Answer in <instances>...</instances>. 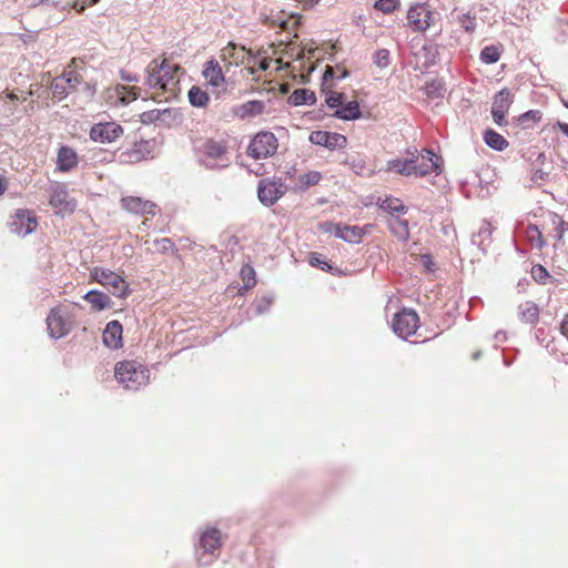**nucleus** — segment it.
Listing matches in <instances>:
<instances>
[{
    "label": "nucleus",
    "mask_w": 568,
    "mask_h": 568,
    "mask_svg": "<svg viewBox=\"0 0 568 568\" xmlns=\"http://www.w3.org/2000/svg\"><path fill=\"white\" fill-rule=\"evenodd\" d=\"M181 67L168 59H153L145 68L144 85L151 90L171 91L179 83Z\"/></svg>",
    "instance_id": "obj_1"
},
{
    "label": "nucleus",
    "mask_w": 568,
    "mask_h": 568,
    "mask_svg": "<svg viewBox=\"0 0 568 568\" xmlns=\"http://www.w3.org/2000/svg\"><path fill=\"white\" fill-rule=\"evenodd\" d=\"M114 376L125 389L139 390L148 385L150 372L143 364L136 361H123L115 365Z\"/></svg>",
    "instance_id": "obj_2"
},
{
    "label": "nucleus",
    "mask_w": 568,
    "mask_h": 568,
    "mask_svg": "<svg viewBox=\"0 0 568 568\" xmlns=\"http://www.w3.org/2000/svg\"><path fill=\"white\" fill-rule=\"evenodd\" d=\"M200 162L210 170L224 169L231 163L225 140L206 139L200 148Z\"/></svg>",
    "instance_id": "obj_3"
},
{
    "label": "nucleus",
    "mask_w": 568,
    "mask_h": 568,
    "mask_svg": "<svg viewBox=\"0 0 568 568\" xmlns=\"http://www.w3.org/2000/svg\"><path fill=\"white\" fill-rule=\"evenodd\" d=\"M222 546L221 531L207 528L202 531L195 547V557L200 566H209L216 560Z\"/></svg>",
    "instance_id": "obj_4"
},
{
    "label": "nucleus",
    "mask_w": 568,
    "mask_h": 568,
    "mask_svg": "<svg viewBox=\"0 0 568 568\" xmlns=\"http://www.w3.org/2000/svg\"><path fill=\"white\" fill-rule=\"evenodd\" d=\"M74 324L73 307L60 304L53 307L47 316V328L50 337L59 339L68 335Z\"/></svg>",
    "instance_id": "obj_5"
},
{
    "label": "nucleus",
    "mask_w": 568,
    "mask_h": 568,
    "mask_svg": "<svg viewBox=\"0 0 568 568\" xmlns=\"http://www.w3.org/2000/svg\"><path fill=\"white\" fill-rule=\"evenodd\" d=\"M90 276L93 281L105 286L118 298H125L130 294L128 282L120 274L109 268L93 267L90 271Z\"/></svg>",
    "instance_id": "obj_6"
},
{
    "label": "nucleus",
    "mask_w": 568,
    "mask_h": 568,
    "mask_svg": "<svg viewBox=\"0 0 568 568\" xmlns=\"http://www.w3.org/2000/svg\"><path fill=\"white\" fill-rule=\"evenodd\" d=\"M278 141L274 133L261 131L256 133L247 146V155L254 160L267 159L275 154Z\"/></svg>",
    "instance_id": "obj_7"
},
{
    "label": "nucleus",
    "mask_w": 568,
    "mask_h": 568,
    "mask_svg": "<svg viewBox=\"0 0 568 568\" xmlns=\"http://www.w3.org/2000/svg\"><path fill=\"white\" fill-rule=\"evenodd\" d=\"M419 326V317L414 310L403 308L393 318L392 327L394 333L406 339L414 335Z\"/></svg>",
    "instance_id": "obj_8"
},
{
    "label": "nucleus",
    "mask_w": 568,
    "mask_h": 568,
    "mask_svg": "<svg viewBox=\"0 0 568 568\" xmlns=\"http://www.w3.org/2000/svg\"><path fill=\"white\" fill-rule=\"evenodd\" d=\"M81 77L74 71L63 72L62 75L57 77L52 80L51 91L52 94L62 100L70 93L74 92L79 84H81Z\"/></svg>",
    "instance_id": "obj_9"
},
{
    "label": "nucleus",
    "mask_w": 568,
    "mask_h": 568,
    "mask_svg": "<svg viewBox=\"0 0 568 568\" xmlns=\"http://www.w3.org/2000/svg\"><path fill=\"white\" fill-rule=\"evenodd\" d=\"M372 225L367 224L364 227L357 225H347L342 223H331L328 227H324L326 232H333L334 236L347 243L358 244L362 242L363 236Z\"/></svg>",
    "instance_id": "obj_10"
},
{
    "label": "nucleus",
    "mask_w": 568,
    "mask_h": 568,
    "mask_svg": "<svg viewBox=\"0 0 568 568\" xmlns=\"http://www.w3.org/2000/svg\"><path fill=\"white\" fill-rule=\"evenodd\" d=\"M123 128L115 122H99L90 130V139L99 143H112L123 134Z\"/></svg>",
    "instance_id": "obj_11"
},
{
    "label": "nucleus",
    "mask_w": 568,
    "mask_h": 568,
    "mask_svg": "<svg viewBox=\"0 0 568 568\" xmlns=\"http://www.w3.org/2000/svg\"><path fill=\"white\" fill-rule=\"evenodd\" d=\"M285 193V186L282 183L263 179L257 185V196L261 203L267 207L275 204Z\"/></svg>",
    "instance_id": "obj_12"
},
{
    "label": "nucleus",
    "mask_w": 568,
    "mask_h": 568,
    "mask_svg": "<svg viewBox=\"0 0 568 568\" xmlns=\"http://www.w3.org/2000/svg\"><path fill=\"white\" fill-rule=\"evenodd\" d=\"M36 227V215L28 210H18L10 222V231L20 236L29 235Z\"/></svg>",
    "instance_id": "obj_13"
},
{
    "label": "nucleus",
    "mask_w": 568,
    "mask_h": 568,
    "mask_svg": "<svg viewBox=\"0 0 568 568\" xmlns=\"http://www.w3.org/2000/svg\"><path fill=\"white\" fill-rule=\"evenodd\" d=\"M308 140L311 143L324 146L331 151L343 149L347 144V139L345 135L327 131H313L311 132Z\"/></svg>",
    "instance_id": "obj_14"
},
{
    "label": "nucleus",
    "mask_w": 568,
    "mask_h": 568,
    "mask_svg": "<svg viewBox=\"0 0 568 568\" xmlns=\"http://www.w3.org/2000/svg\"><path fill=\"white\" fill-rule=\"evenodd\" d=\"M50 205L55 209L58 214H71L75 209V201L69 196L67 189L63 185L53 187L50 195Z\"/></svg>",
    "instance_id": "obj_15"
},
{
    "label": "nucleus",
    "mask_w": 568,
    "mask_h": 568,
    "mask_svg": "<svg viewBox=\"0 0 568 568\" xmlns=\"http://www.w3.org/2000/svg\"><path fill=\"white\" fill-rule=\"evenodd\" d=\"M122 207L136 215H152L158 212V205L152 201L144 200L140 196H124L121 199Z\"/></svg>",
    "instance_id": "obj_16"
},
{
    "label": "nucleus",
    "mask_w": 568,
    "mask_h": 568,
    "mask_svg": "<svg viewBox=\"0 0 568 568\" xmlns=\"http://www.w3.org/2000/svg\"><path fill=\"white\" fill-rule=\"evenodd\" d=\"M439 158L430 150L423 149L415 165V175L425 176L430 173H437L439 169Z\"/></svg>",
    "instance_id": "obj_17"
},
{
    "label": "nucleus",
    "mask_w": 568,
    "mask_h": 568,
    "mask_svg": "<svg viewBox=\"0 0 568 568\" xmlns=\"http://www.w3.org/2000/svg\"><path fill=\"white\" fill-rule=\"evenodd\" d=\"M149 141H140L133 148L122 151L118 155V161L122 164L138 163L148 158L150 154Z\"/></svg>",
    "instance_id": "obj_18"
},
{
    "label": "nucleus",
    "mask_w": 568,
    "mask_h": 568,
    "mask_svg": "<svg viewBox=\"0 0 568 568\" xmlns=\"http://www.w3.org/2000/svg\"><path fill=\"white\" fill-rule=\"evenodd\" d=\"M428 17V6L425 3H416L412 6L407 12V21L414 31H425L430 27V22L423 20Z\"/></svg>",
    "instance_id": "obj_19"
},
{
    "label": "nucleus",
    "mask_w": 568,
    "mask_h": 568,
    "mask_svg": "<svg viewBox=\"0 0 568 568\" xmlns=\"http://www.w3.org/2000/svg\"><path fill=\"white\" fill-rule=\"evenodd\" d=\"M122 332L119 321L109 322L102 334L103 344L111 349H119L122 346Z\"/></svg>",
    "instance_id": "obj_20"
},
{
    "label": "nucleus",
    "mask_w": 568,
    "mask_h": 568,
    "mask_svg": "<svg viewBox=\"0 0 568 568\" xmlns=\"http://www.w3.org/2000/svg\"><path fill=\"white\" fill-rule=\"evenodd\" d=\"M78 165L75 151L67 145H61L57 154V169L61 172H69Z\"/></svg>",
    "instance_id": "obj_21"
},
{
    "label": "nucleus",
    "mask_w": 568,
    "mask_h": 568,
    "mask_svg": "<svg viewBox=\"0 0 568 568\" xmlns=\"http://www.w3.org/2000/svg\"><path fill=\"white\" fill-rule=\"evenodd\" d=\"M202 75L205 78L207 83L214 88L220 87L225 81L222 68L214 59L205 62Z\"/></svg>",
    "instance_id": "obj_22"
},
{
    "label": "nucleus",
    "mask_w": 568,
    "mask_h": 568,
    "mask_svg": "<svg viewBox=\"0 0 568 568\" xmlns=\"http://www.w3.org/2000/svg\"><path fill=\"white\" fill-rule=\"evenodd\" d=\"M83 298L91 305V308L95 312L111 308L113 304L108 294L98 290L89 291L88 293L84 294Z\"/></svg>",
    "instance_id": "obj_23"
},
{
    "label": "nucleus",
    "mask_w": 568,
    "mask_h": 568,
    "mask_svg": "<svg viewBox=\"0 0 568 568\" xmlns=\"http://www.w3.org/2000/svg\"><path fill=\"white\" fill-rule=\"evenodd\" d=\"M390 233L400 242H408L410 237L408 221L398 216H392L387 221Z\"/></svg>",
    "instance_id": "obj_24"
},
{
    "label": "nucleus",
    "mask_w": 568,
    "mask_h": 568,
    "mask_svg": "<svg viewBox=\"0 0 568 568\" xmlns=\"http://www.w3.org/2000/svg\"><path fill=\"white\" fill-rule=\"evenodd\" d=\"M539 306L532 301H525L518 306L519 321L526 324H536L539 320Z\"/></svg>",
    "instance_id": "obj_25"
},
{
    "label": "nucleus",
    "mask_w": 568,
    "mask_h": 568,
    "mask_svg": "<svg viewBox=\"0 0 568 568\" xmlns=\"http://www.w3.org/2000/svg\"><path fill=\"white\" fill-rule=\"evenodd\" d=\"M342 164L349 166L359 176H371L374 173V170L367 169L365 159L359 154L346 155Z\"/></svg>",
    "instance_id": "obj_26"
},
{
    "label": "nucleus",
    "mask_w": 568,
    "mask_h": 568,
    "mask_svg": "<svg viewBox=\"0 0 568 568\" xmlns=\"http://www.w3.org/2000/svg\"><path fill=\"white\" fill-rule=\"evenodd\" d=\"M333 115L344 121H352L359 119L362 111L357 101H351L346 104H342L339 109L335 110Z\"/></svg>",
    "instance_id": "obj_27"
},
{
    "label": "nucleus",
    "mask_w": 568,
    "mask_h": 568,
    "mask_svg": "<svg viewBox=\"0 0 568 568\" xmlns=\"http://www.w3.org/2000/svg\"><path fill=\"white\" fill-rule=\"evenodd\" d=\"M288 102L295 106L313 105L316 102V95L314 91L310 89H296L290 95Z\"/></svg>",
    "instance_id": "obj_28"
},
{
    "label": "nucleus",
    "mask_w": 568,
    "mask_h": 568,
    "mask_svg": "<svg viewBox=\"0 0 568 568\" xmlns=\"http://www.w3.org/2000/svg\"><path fill=\"white\" fill-rule=\"evenodd\" d=\"M387 171H394L400 175L409 176L415 175V165L412 160L393 159L387 162Z\"/></svg>",
    "instance_id": "obj_29"
},
{
    "label": "nucleus",
    "mask_w": 568,
    "mask_h": 568,
    "mask_svg": "<svg viewBox=\"0 0 568 568\" xmlns=\"http://www.w3.org/2000/svg\"><path fill=\"white\" fill-rule=\"evenodd\" d=\"M378 206L381 210L388 213L406 214L408 207L403 204L402 200L393 196H386L385 199L378 200Z\"/></svg>",
    "instance_id": "obj_30"
},
{
    "label": "nucleus",
    "mask_w": 568,
    "mask_h": 568,
    "mask_svg": "<svg viewBox=\"0 0 568 568\" xmlns=\"http://www.w3.org/2000/svg\"><path fill=\"white\" fill-rule=\"evenodd\" d=\"M265 109V104L263 101L260 100H251L246 103L240 105L237 110V115L240 118H248V116H256L263 113Z\"/></svg>",
    "instance_id": "obj_31"
},
{
    "label": "nucleus",
    "mask_w": 568,
    "mask_h": 568,
    "mask_svg": "<svg viewBox=\"0 0 568 568\" xmlns=\"http://www.w3.org/2000/svg\"><path fill=\"white\" fill-rule=\"evenodd\" d=\"M485 143L495 151H504L508 146V141L498 132L487 129L484 133Z\"/></svg>",
    "instance_id": "obj_32"
},
{
    "label": "nucleus",
    "mask_w": 568,
    "mask_h": 568,
    "mask_svg": "<svg viewBox=\"0 0 568 568\" xmlns=\"http://www.w3.org/2000/svg\"><path fill=\"white\" fill-rule=\"evenodd\" d=\"M513 97L510 90L508 88H503L495 94L491 108L508 112Z\"/></svg>",
    "instance_id": "obj_33"
},
{
    "label": "nucleus",
    "mask_w": 568,
    "mask_h": 568,
    "mask_svg": "<svg viewBox=\"0 0 568 568\" xmlns=\"http://www.w3.org/2000/svg\"><path fill=\"white\" fill-rule=\"evenodd\" d=\"M191 105L196 108H204L209 103V94L200 87L193 85L187 93Z\"/></svg>",
    "instance_id": "obj_34"
},
{
    "label": "nucleus",
    "mask_w": 568,
    "mask_h": 568,
    "mask_svg": "<svg viewBox=\"0 0 568 568\" xmlns=\"http://www.w3.org/2000/svg\"><path fill=\"white\" fill-rule=\"evenodd\" d=\"M527 237L531 245L536 248H542L546 245V241L542 236L541 231L535 224H530L527 227Z\"/></svg>",
    "instance_id": "obj_35"
},
{
    "label": "nucleus",
    "mask_w": 568,
    "mask_h": 568,
    "mask_svg": "<svg viewBox=\"0 0 568 568\" xmlns=\"http://www.w3.org/2000/svg\"><path fill=\"white\" fill-rule=\"evenodd\" d=\"M479 58L486 64L496 63L500 59V50L496 45H487L480 51Z\"/></svg>",
    "instance_id": "obj_36"
},
{
    "label": "nucleus",
    "mask_w": 568,
    "mask_h": 568,
    "mask_svg": "<svg viewBox=\"0 0 568 568\" xmlns=\"http://www.w3.org/2000/svg\"><path fill=\"white\" fill-rule=\"evenodd\" d=\"M171 110L170 109H164V110H159V109H154V110H150V111H145L143 112L141 115H140V119H141V122L144 123V124H151V123H154V122H158V121H161L162 118L170 113Z\"/></svg>",
    "instance_id": "obj_37"
},
{
    "label": "nucleus",
    "mask_w": 568,
    "mask_h": 568,
    "mask_svg": "<svg viewBox=\"0 0 568 568\" xmlns=\"http://www.w3.org/2000/svg\"><path fill=\"white\" fill-rule=\"evenodd\" d=\"M459 26L467 32L473 33L477 28V22L475 16H471L469 12L463 13L458 16Z\"/></svg>",
    "instance_id": "obj_38"
},
{
    "label": "nucleus",
    "mask_w": 568,
    "mask_h": 568,
    "mask_svg": "<svg viewBox=\"0 0 568 568\" xmlns=\"http://www.w3.org/2000/svg\"><path fill=\"white\" fill-rule=\"evenodd\" d=\"M321 173L317 171H311L305 174H302L298 178L300 184L304 189H308L313 185H316L321 181Z\"/></svg>",
    "instance_id": "obj_39"
},
{
    "label": "nucleus",
    "mask_w": 568,
    "mask_h": 568,
    "mask_svg": "<svg viewBox=\"0 0 568 568\" xmlns=\"http://www.w3.org/2000/svg\"><path fill=\"white\" fill-rule=\"evenodd\" d=\"M531 277L538 283V284H546L547 281L550 278L549 272L541 264H536L531 267Z\"/></svg>",
    "instance_id": "obj_40"
},
{
    "label": "nucleus",
    "mask_w": 568,
    "mask_h": 568,
    "mask_svg": "<svg viewBox=\"0 0 568 568\" xmlns=\"http://www.w3.org/2000/svg\"><path fill=\"white\" fill-rule=\"evenodd\" d=\"M373 61L381 69L387 68L390 63L389 50L378 49L373 55Z\"/></svg>",
    "instance_id": "obj_41"
},
{
    "label": "nucleus",
    "mask_w": 568,
    "mask_h": 568,
    "mask_svg": "<svg viewBox=\"0 0 568 568\" xmlns=\"http://www.w3.org/2000/svg\"><path fill=\"white\" fill-rule=\"evenodd\" d=\"M490 236H491V226L489 223L484 222L483 225L480 226L479 231L473 235L471 241L474 244L483 245L484 241L489 240Z\"/></svg>",
    "instance_id": "obj_42"
},
{
    "label": "nucleus",
    "mask_w": 568,
    "mask_h": 568,
    "mask_svg": "<svg viewBox=\"0 0 568 568\" xmlns=\"http://www.w3.org/2000/svg\"><path fill=\"white\" fill-rule=\"evenodd\" d=\"M349 75L348 71L345 70V69H335L333 67H326L325 69V72L323 74V80L324 81H328V80H343L345 78H347Z\"/></svg>",
    "instance_id": "obj_43"
},
{
    "label": "nucleus",
    "mask_w": 568,
    "mask_h": 568,
    "mask_svg": "<svg viewBox=\"0 0 568 568\" xmlns=\"http://www.w3.org/2000/svg\"><path fill=\"white\" fill-rule=\"evenodd\" d=\"M241 275H242V280L244 282L245 290H250L256 284L255 271L252 266H250V265L243 266L241 270Z\"/></svg>",
    "instance_id": "obj_44"
},
{
    "label": "nucleus",
    "mask_w": 568,
    "mask_h": 568,
    "mask_svg": "<svg viewBox=\"0 0 568 568\" xmlns=\"http://www.w3.org/2000/svg\"><path fill=\"white\" fill-rule=\"evenodd\" d=\"M399 6V0H376L374 8L383 13H392Z\"/></svg>",
    "instance_id": "obj_45"
},
{
    "label": "nucleus",
    "mask_w": 568,
    "mask_h": 568,
    "mask_svg": "<svg viewBox=\"0 0 568 568\" xmlns=\"http://www.w3.org/2000/svg\"><path fill=\"white\" fill-rule=\"evenodd\" d=\"M39 6L54 7L61 10H65L71 6V0H68L64 3H62L61 0H39L38 2H30L29 4L30 8H36Z\"/></svg>",
    "instance_id": "obj_46"
},
{
    "label": "nucleus",
    "mask_w": 568,
    "mask_h": 568,
    "mask_svg": "<svg viewBox=\"0 0 568 568\" xmlns=\"http://www.w3.org/2000/svg\"><path fill=\"white\" fill-rule=\"evenodd\" d=\"M139 91H140V89H138V88H135V87H133V88H128V87H125V85H119V87L116 88V92H118L119 94L128 93V95H129L128 98H125V97H122V98H121V101H122V103H124V104H128L130 101H134V100H136V99H138V97H139Z\"/></svg>",
    "instance_id": "obj_47"
},
{
    "label": "nucleus",
    "mask_w": 568,
    "mask_h": 568,
    "mask_svg": "<svg viewBox=\"0 0 568 568\" xmlns=\"http://www.w3.org/2000/svg\"><path fill=\"white\" fill-rule=\"evenodd\" d=\"M308 262H310V264L312 266L318 267V268H321L323 271H327V270H329L332 267L328 264V262L323 258V255L320 254V253H316V252L310 254Z\"/></svg>",
    "instance_id": "obj_48"
},
{
    "label": "nucleus",
    "mask_w": 568,
    "mask_h": 568,
    "mask_svg": "<svg viewBox=\"0 0 568 568\" xmlns=\"http://www.w3.org/2000/svg\"><path fill=\"white\" fill-rule=\"evenodd\" d=\"M554 223L556 224L554 227L555 236L557 241H561L564 239L565 232H568L567 223L557 214H555Z\"/></svg>",
    "instance_id": "obj_49"
},
{
    "label": "nucleus",
    "mask_w": 568,
    "mask_h": 568,
    "mask_svg": "<svg viewBox=\"0 0 568 568\" xmlns=\"http://www.w3.org/2000/svg\"><path fill=\"white\" fill-rule=\"evenodd\" d=\"M343 93H335L332 92L329 95L326 97L325 103L329 109H339L343 104Z\"/></svg>",
    "instance_id": "obj_50"
},
{
    "label": "nucleus",
    "mask_w": 568,
    "mask_h": 568,
    "mask_svg": "<svg viewBox=\"0 0 568 568\" xmlns=\"http://www.w3.org/2000/svg\"><path fill=\"white\" fill-rule=\"evenodd\" d=\"M506 114L507 112L503 110H496L491 108V116L494 119V122L499 126L507 124Z\"/></svg>",
    "instance_id": "obj_51"
},
{
    "label": "nucleus",
    "mask_w": 568,
    "mask_h": 568,
    "mask_svg": "<svg viewBox=\"0 0 568 568\" xmlns=\"http://www.w3.org/2000/svg\"><path fill=\"white\" fill-rule=\"evenodd\" d=\"M272 302H273L272 297H263L262 301L256 303L255 313L263 314L264 312H266L268 310Z\"/></svg>",
    "instance_id": "obj_52"
},
{
    "label": "nucleus",
    "mask_w": 568,
    "mask_h": 568,
    "mask_svg": "<svg viewBox=\"0 0 568 568\" xmlns=\"http://www.w3.org/2000/svg\"><path fill=\"white\" fill-rule=\"evenodd\" d=\"M270 24L278 27L281 30L287 31L290 29V21L281 17H274L270 20Z\"/></svg>",
    "instance_id": "obj_53"
},
{
    "label": "nucleus",
    "mask_w": 568,
    "mask_h": 568,
    "mask_svg": "<svg viewBox=\"0 0 568 568\" xmlns=\"http://www.w3.org/2000/svg\"><path fill=\"white\" fill-rule=\"evenodd\" d=\"M540 119V112L537 111V110H529L527 112H525L524 114L520 115L519 118V121L521 123H525L527 121H536V120H539Z\"/></svg>",
    "instance_id": "obj_54"
},
{
    "label": "nucleus",
    "mask_w": 568,
    "mask_h": 568,
    "mask_svg": "<svg viewBox=\"0 0 568 568\" xmlns=\"http://www.w3.org/2000/svg\"><path fill=\"white\" fill-rule=\"evenodd\" d=\"M422 263H423L424 267L427 271H429V272H434L435 271V263L433 262L432 255L423 254L422 255Z\"/></svg>",
    "instance_id": "obj_55"
},
{
    "label": "nucleus",
    "mask_w": 568,
    "mask_h": 568,
    "mask_svg": "<svg viewBox=\"0 0 568 568\" xmlns=\"http://www.w3.org/2000/svg\"><path fill=\"white\" fill-rule=\"evenodd\" d=\"M158 244L160 245V250L162 252H166L169 250L174 248V243L168 237L161 239L160 241H158Z\"/></svg>",
    "instance_id": "obj_56"
},
{
    "label": "nucleus",
    "mask_w": 568,
    "mask_h": 568,
    "mask_svg": "<svg viewBox=\"0 0 568 568\" xmlns=\"http://www.w3.org/2000/svg\"><path fill=\"white\" fill-rule=\"evenodd\" d=\"M405 159L406 160H412V164H416V162H418V158L420 155V153H418V150L417 149H408L406 150L405 152Z\"/></svg>",
    "instance_id": "obj_57"
},
{
    "label": "nucleus",
    "mask_w": 568,
    "mask_h": 568,
    "mask_svg": "<svg viewBox=\"0 0 568 568\" xmlns=\"http://www.w3.org/2000/svg\"><path fill=\"white\" fill-rule=\"evenodd\" d=\"M121 79L126 82H139V75L126 71H121Z\"/></svg>",
    "instance_id": "obj_58"
},
{
    "label": "nucleus",
    "mask_w": 568,
    "mask_h": 568,
    "mask_svg": "<svg viewBox=\"0 0 568 568\" xmlns=\"http://www.w3.org/2000/svg\"><path fill=\"white\" fill-rule=\"evenodd\" d=\"M548 174L545 173L544 171L541 170H536L534 173H532V180L534 181H537V180H544Z\"/></svg>",
    "instance_id": "obj_59"
},
{
    "label": "nucleus",
    "mask_w": 568,
    "mask_h": 568,
    "mask_svg": "<svg viewBox=\"0 0 568 568\" xmlns=\"http://www.w3.org/2000/svg\"><path fill=\"white\" fill-rule=\"evenodd\" d=\"M494 338H495L497 342L503 343V342H505V341H506V338H507V334H506V332H505V331H498V332L495 334Z\"/></svg>",
    "instance_id": "obj_60"
},
{
    "label": "nucleus",
    "mask_w": 568,
    "mask_h": 568,
    "mask_svg": "<svg viewBox=\"0 0 568 568\" xmlns=\"http://www.w3.org/2000/svg\"><path fill=\"white\" fill-rule=\"evenodd\" d=\"M558 129L564 133L566 136H568V123L566 122H557Z\"/></svg>",
    "instance_id": "obj_61"
},
{
    "label": "nucleus",
    "mask_w": 568,
    "mask_h": 568,
    "mask_svg": "<svg viewBox=\"0 0 568 568\" xmlns=\"http://www.w3.org/2000/svg\"><path fill=\"white\" fill-rule=\"evenodd\" d=\"M72 7L78 11L82 12L85 9V4H80L77 0L73 1Z\"/></svg>",
    "instance_id": "obj_62"
},
{
    "label": "nucleus",
    "mask_w": 568,
    "mask_h": 568,
    "mask_svg": "<svg viewBox=\"0 0 568 568\" xmlns=\"http://www.w3.org/2000/svg\"><path fill=\"white\" fill-rule=\"evenodd\" d=\"M84 90L88 92L89 95H93L95 92L94 85H91L90 83L84 84Z\"/></svg>",
    "instance_id": "obj_63"
},
{
    "label": "nucleus",
    "mask_w": 568,
    "mask_h": 568,
    "mask_svg": "<svg viewBox=\"0 0 568 568\" xmlns=\"http://www.w3.org/2000/svg\"><path fill=\"white\" fill-rule=\"evenodd\" d=\"M560 163H561L560 166L562 170H568V159H565V158L560 159Z\"/></svg>",
    "instance_id": "obj_64"
}]
</instances>
